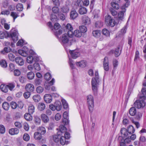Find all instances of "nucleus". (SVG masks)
I'll return each mask as SVG.
<instances>
[{
    "mask_svg": "<svg viewBox=\"0 0 146 146\" xmlns=\"http://www.w3.org/2000/svg\"><path fill=\"white\" fill-rule=\"evenodd\" d=\"M72 36H70L69 35L66 34H63L60 39L62 44H66L67 46H71L72 42L76 41L74 39H73L72 38Z\"/></svg>",
    "mask_w": 146,
    "mask_h": 146,
    "instance_id": "1",
    "label": "nucleus"
},
{
    "mask_svg": "<svg viewBox=\"0 0 146 146\" xmlns=\"http://www.w3.org/2000/svg\"><path fill=\"white\" fill-rule=\"evenodd\" d=\"M145 97L144 96L141 97L139 100L136 101L134 103V106L138 109L143 108L145 105Z\"/></svg>",
    "mask_w": 146,
    "mask_h": 146,
    "instance_id": "2",
    "label": "nucleus"
},
{
    "mask_svg": "<svg viewBox=\"0 0 146 146\" xmlns=\"http://www.w3.org/2000/svg\"><path fill=\"white\" fill-rule=\"evenodd\" d=\"M99 82V79L92 78V90L94 92H96L98 86Z\"/></svg>",
    "mask_w": 146,
    "mask_h": 146,
    "instance_id": "3",
    "label": "nucleus"
},
{
    "mask_svg": "<svg viewBox=\"0 0 146 146\" xmlns=\"http://www.w3.org/2000/svg\"><path fill=\"white\" fill-rule=\"evenodd\" d=\"M18 33L17 30L15 29H12L9 36L11 37L14 42L16 41L18 39Z\"/></svg>",
    "mask_w": 146,
    "mask_h": 146,
    "instance_id": "4",
    "label": "nucleus"
},
{
    "mask_svg": "<svg viewBox=\"0 0 146 146\" xmlns=\"http://www.w3.org/2000/svg\"><path fill=\"white\" fill-rule=\"evenodd\" d=\"M87 102L88 105L89 109L92 110L94 106V100L93 96L90 95H88L87 98Z\"/></svg>",
    "mask_w": 146,
    "mask_h": 146,
    "instance_id": "5",
    "label": "nucleus"
},
{
    "mask_svg": "<svg viewBox=\"0 0 146 146\" xmlns=\"http://www.w3.org/2000/svg\"><path fill=\"white\" fill-rule=\"evenodd\" d=\"M106 21L109 25L112 27L114 26L116 23L114 20L112 19L111 17L109 15L106 17Z\"/></svg>",
    "mask_w": 146,
    "mask_h": 146,
    "instance_id": "6",
    "label": "nucleus"
},
{
    "mask_svg": "<svg viewBox=\"0 0 146 146\" xmlns=\"http://www.w3.org/2000/svg\"><path fill=\"white\" fill-rule=\"evenodd\" d=\"M106 21L109 25L112 27L114 26L116 23L114 20L112 19L111 17L109 15L106 17Z\"/></svg>",
    "mask_w": 146,
    "mask_h": 146,
    "instance_id": "7",
    "label": "nucleus"
},
{
    "mask_svg": "<svg viewBox=\"0 0 146 146\" xmlns=\"http://www.w3.org/2000/svg\"><path fill=\"white\" fill-rule=\"evenodd\" d=\"M69 52L71 57L74 59H76L80 56V53L78 50H70Z\"/></svg>",
    "mask_w": 146,
    "mask_h": 146,
    "instance_id": "8",
    "label": "nucleus"
},
{
    "mask_svg": "<svg viewBox=\"0 0 146 146\" xmlns=\"http://www.w3.org/2000/svg\"><path fill=\"white\" fill-rule=\"evenodd\" d=\"M19 54L23 56H26L28 55V49L26 46H24L22 50H19L18 51Z\"/></svg>",
    "mask_w": 146,
    "mask_h": 146,
    "instance_id": "9",
    "label": "nucleus"
},
{
    "mask_svg": "<svg viewBox=\"0 0 146 146\" xmlns=\"http://www.w3.org/2000/svg\"><path fill=\"white\" fill-rule=\"evenodd\" d=\"M103 67L106 71H108L109 69V61L108 58L105 57L104 58L103 62Z\"/></svg>",
    "mask_w": 146,
    "mask_h": 146,
    "instance_id": "10",
    "label": "nucleus"
},
{
    "mask_svg": "<svg viewBox=\"0 0 146 146\" xmlns=\"http://www.w3.org/2000/svg\"><path fill=\"white\" fill-rule=\"evenodd\" d=\"M66 29L68 30L67 33L70 36H73V32L72 31L73 28L72 25L69 23H68L66 26Z\"/></svg>",
    "mask_w": 146,
    "mask_h": 146,
    "instance_id": "11",
    "label": "nucleus"
},
{
    "mask_svg": "<svg viewBox=\"0 0 146 146\" xmlns=\"http://www.w3.org/2000/svg\"><path fill=\"white\" fill-rule=\"evenodd\" d=\"M82 22L85 25H88L90 23V18L88 17L84 16L82 18Z\"/></svg>",
    "mask_w": 146,
    "mask_h": 146,
    "instance_id": "12",
    "label": "nucleus"
},
{
    "mask_svg": "<svg viewBox=\"0 0 146 146\" xmlns=\"http://www.w3.org/2000/svg\"><path fill=\"white\" fill-rule=\"evenodd\" d=\"M25 88L27 91L30 92H33L34 90L33 85L30 83L27 84L25 86Z\"/></svg>",
    "mask_w": 146,
    "mask_h": 146,
    "instance_id": "13",
    "label": "nucleus"
},
{
    "mask_svg": "<svg viewBox=\"0 0 146 146\" xmlns=\"http://www.w3.org/2000/svg\"><path fill=\"white\" fill-rule=\"evenodd\" d=\"M40 117L42 121L45 123H48L49 121V118L46 114H42L40 115Z\"/></svg>",
    "mask_w": 146,
    "mask_h": 146,
    "instance_id": "14",
    "label": "nucleus"
},
{
    "mask_svg": "<svg viewBox=\"0 0 146 146\" xmlns=\"http://www.w3.org/2000/svg\"><path fill=\"white\" fill-rule=\"evenodd\" d=\"M19 132V130L17 128H13L10 129L9 130V133L11 135L17 134Z\"/></svg>",
    "mask_w": 146,
    "mask_h": 146,
    "instance_id": "15",
    "label": "nucleus"
},
{
    "mask_svg": "<svg viewBox=\"0 0 146 146\" xmlns=\"http://www.w3.org/2000/svg\"><path fill=\"white\" fill-rule=\"evenodd\" d=\"M44 100L47 103H50L52 101V97L50 94H45L44 96Z\"/></svg>",
    "mask_w": 146,
    "mask_h": 146,
    "instance_id": "16",
    "label": "nucleus"
},
{
    "mask_svg": "<svg viewBox=\"0 0 146 146\" xmlns=\"http://www.w3.org/2000/svg\"><path fill=\"white\" fill-rule=\"evenodd\" d=\"M87 64L85 60H81L80 62H76V64L78 66L81 68L85 67Z\"/></svg>",
    "mask_w": 146,
    "mask_h": 146,
    "instance_id": "17",
    "label": "nucleus"
},
{
    "mask_svg": "<svg viewBox=\"0 0 146 146\" xmlns=\"http://www.w3.org/2000/svg\"><path fill=\"white\" fill-rule=\"evenodd\" d=\"M120 131L122 136L124 137L127 136L129 134L127 130L124 128H122Z\"/></svg>",
    "mask_w": 146,
    "mask_h": 146,
    "instance_id": "18",
    "label": "nucleus"
},
{
    "mask_svg": "<svg viewBox=\"0 0 146 146\" xmlns=\"http://www.w3.org/2000/svg\"><path fill=\"white\" fill-rule=\"evenodd\" d=\"M78 14L75 10L72 11L70 12V16L71 19H74L76 18L78 16Z\"/></svg>",
    "mask_w": 146,
    "mask_h": 146,
    "instance_id": "19",
    "label": "nucleus"
},
{
    "mask_svg": "<svg viewBox=\"0 0 146 146\" xmlns=\"http://www.w3.org/2000/svg\"><path fill=\"white\" fill-rule=\"evenodd\" d=\"M16 63L20 66H22L24 64L23 60L21 57H17L15 58Z\"/></svg>",
    "mask_w": 146,
    "mask_h": 146,
    "instance_id": "20",
    "label": "nucleus"
},
{
    "mask_svg": "<svg viewBox=\"0 0 146 146\" xmlns=\"http://www.w3.org/2000/svg\"><path fill=\"white\" fill-rule=\"evenodd\" d=\"M66 128L64 125H60L59 127V131L58 132V133L61 134L62 135V134L65 133L66 131Z\"/></svg>",
    "mask_w": 146,
    "mask_h": 146,
    "instance_id": "21",
    "label": "nucleus"
},
{
    "mask_svg": "<svg viewBox=\"0 0 146 146\" xmlns=\"http://www.w3.org/2000/svg\"><path fill=\"white\" fill-rule=\"evenodd\" d=\"M41 135L39 132H35L34 134V137L36 140H39L42 138Z\"/></svg>",
    "mask_w": 146,
    "mask_h": 146,
    "instance_id": "22",
    "label": "nucleus"
},
{
    "mask_svg": "<svg viewBox=\"0 0 146 146\" xmlns=\"http://www.w3.org/2000/svg\"><path fill=\"white\" fill-rule=\"evenodd\" d=\"M38 132H39L42 135H44L46 132V130L44 127L42 126L39 127L37 129Z\"/></svg>",
    "mask_w": 146,
    "mask_h": 146,
    "instance_id": "23",
    "label": "nucleus"
},
{
    "mask_svg": "<svg viewBox=\"0 0 146 146\" xmlns=\"http://www.w3.org/2000/svg\"><path fill=\"white\" fill-rule=\"evenodd\" d=\"M73 35L77 37H80L82 35V32L79 30H76L73 33Z\"/></svg>",
    "mask_w": 146,
    "mask_h": 146,
    "instance_id": "24",
    "label": "nucleus"
},
{
    "mask_svg": "<svg viewBox=\"0 0 146 146\" xmlns=\"http://www.w3.org/2000/svg\"><path fill=\"white\" fill-rule=\"evenodd\" d=\"M55 105L56 108V110L58 111H60L62 108V105L61 102L59 101L56 102Z\"/></svg>",
    "mask_w": 146,
    "mask_h": 146,
    "instance_id": "25",
    "label": "nucleus"
},
{
    "mask_svg": "<svg viewBox=\"0 0 146 146\" xmlns=\"http://www.w3.org/2000/svg\"><path fill=\"white\" fill-rule=\"evenodd\" d=\"M62 135L61 134L58 133H57V135H55L53 136V138L54 141L56 142H58L59 141V139L60 138L61 136Z\"/></svg>",
    "mask_w": 146,
    "mask_h": 146,
    "instance_id": "26",
    "label": "nucleus"
},
{
    "mask_svg": "<svg viewBox=\"0 0 146 146\" xmlns=\"http://www.w3.org/2000/svg\"><path fill=\"white\" fill-rule=\"evenodd\" d=\"M92 34L96 38L99 37L101 34V31L99 30H96L93 31Z\"/></svg>",
    "mask_w": 146,
    "mask_h": 146,
    "instance_id": "27",
    "label": "nucleus"
},
{
    "mask_svg": "<svg viewBox=\"0 0 146 146\" xmlns=\"http://www.w3.org/2000/svg\"><path fill=\"white\" fill-rule=\"evenodd\" d=\"M38 109L40 111L43 110L45 108V104L43 103H39L38 104Z\"/></svg>",
    "mask_w": 146,
    "mask_h": 146,
    "instance_id": "28",
    "label": "nucleus"
},
{
    "mask_svg": "<svg viewBox=\"0 0 146 146\" xmlns=\"http://www.w3.org/2000/svg\"><path fill=\"white\" fill-rule=\"evenodd\" d=\"M0 88L1 91L5 93H6L8 91V87L7 85H1Z\"/></svg>",
    "mask_w": 146,
    "mask_h": 146,
    "instance_id": "29",
    "label": "nucleus"
},
{
    "mask_svg": "<svg viewBox=\"0 0 146 146\" xmlns=\"http://www.w3.org/2000/svg\"><path fill=\"white\" fill-rule=\"evenodd\" d=\"M128 132L131 135L135 131L134 127L131 125H130L127 128Z\"/></svg>",
    "mask_w": 146,
    "mask_h": 146,
    "instance_id": "30",
    "label": "nucleus"
},
{
    "mask_svg": "<svg viewBox=\"0 0 146 146\" xmlns=\"http://www.w3.org/2000/svg\"><path fill=\"white\" fill-rule=\"evenodd\" d=\"M35 108L34 106L32 104H30L28 108L29 113L32 114L35 111Z\"/></svg>",
    "mask_w": 146,
    "mask_h": 146,
    "instance_id": "31",
    "label": "nucleus"
},
{
    "mask_svg": "<svg viewBox=\"0 0 146 146\" xmlns=\"http://www.w3.org/2000/svg\"><path fill=\"white\" fill-rule=\"evenodd\" d=\"M136 110L134 107L131 108L129 110V113L131 116L134 115L136 113Z\"/></svg>",
    "mask_w": 146,
    "mask_h": 146,
    "instance_id": "32",
    "label": "nucleus"
},
{
    "mask_svg": "<svg viewBox=\"0 0 146 146\" xmlns=\"http://www.w3.org/2000/svg\"><path fill=\"white\" fill-rule=\"evenodd\" d=\"M31 114L29 113H26L25 114L24 117L27 120L31 121L32 120L33 117Z\"/></svg>",
    "mask_w": 146,
    "mask_h": 146,
    "instance_id": "33",
    "label": "nucleus"
},
{
    "mask_svg": "<svg viewBox=\"0 0 146 146\" xmlns=\"http://www.w3.org/2000/svg\"><path fill=\"white\" fill-rule=\"evenodd\" d=\"M9 104L7 102H5L2 104L3 108L5 110H8L9 108Z\"/></svg>",
    "mask_w": 146,
    "mask_h": 146,
    "instance_id": "34",
    "label": "nucleus"
},
{
    "mask_svg": "<svg viewBox=\"0 0 146 146\" xmlns=\"http://www.w3.org/2000/svg\"><path fill=\"white\" fill-rule=\"evenodd\" d=\"M61 11L63 13H67L69 10V8L67 6H63L60 9Z\"/></svg>",
    "mask_w": 146,
    "mask_h": 146,
    "instance_id": "35",
    "label": "nucleus"
},
{
    "mask_svg": "<svg viewBox=\"0 0 146 146\" xmlns=\"http://www.w3.org/2000/svg\"><path fill=\"white\" fill-rule=\"evenodd\" d=\"M87 12L86 8L84 7H81L79 10V13L81 15L86 14Z\"/></svg>",
    "mask_w": 146,
    "mask_h": 146,
    "instance_id": "36",
    "label": "nucleus"
},
{
    "mask_svg": "<svg viewBox=\"0 0 146 146\" xmlns=\"http://www.w3.org/2000/svg\"><path fill=\"white\" fill-rule=\"evenodd\" d=\"M9 35L6 32L3 31L0 32V38L3 39L7 37Z\"/></svg>",
    "mask_w": 146,
    "mask_h": 146,
    "instance_id": "37",
    "label": "nucleus"
},
{
    "mask_svg": "<svg viewBox=\"0 0 146 146\" xmlns=\"http://www.w3.org/2000/svg\"><path fill=\"white\" fill-rule=\"evenodd\" d=\"M66 139L64 136H61L60 138V142L61 145H64L65 144H67Z\"/></svg>",
    "mask_w": 146,
    "mask_h": 146,
    "instance_id": "38",
    "label": "nucleus"
},
{
    "mask_svg": "<svg viewBox=\"0 0 146 146\" xmlns=\"http://www.w3.org/2000/svg\"><path fill=\"white\" fill-rule=\"evenodd\" d=\"M125 11V9H124L122 11L119 12L118 15L119 19V20H122L123 18L124 13Z\"/></svg>",
    "mask_w": 146,
    "mask_h": 146,
    "instance_id": "39",
    "label": "nucleus"
},
{
    "mask_svg": "<svg viewBox=\"0 0 146 146\" xmlns=\"http://www.w3.org/2000/svg\"><path fill=\"white\" fill-rule=\"evenodd\" d=\"M27 76L29 79L32 80L34 78L35 74L33 72H30L27 73Z\"/></svg>",
    "mask_w": 146,
    "mask_h": 146,
    "instance_id": "40",
    "label": "nucleus"
},
{
    "mask_svg": "<svg viewBox=\"0 0 146 146\" xmlns=\"http://www.w3.org/2000/svg\"><path fill=\"white\" fill-rule=\"evenodd\" d=\"M121 48L119 47H118L116 49L115 51V56L116 57H118L119 56L121 53Z\"/></svg>",
    "mask_w": 146,
    "mask_h": 146,
    "instance_id": "41",
    "label": "nucleus"
},
{
    "mask_svg": "<svg viewBox=\"0 0 146 146\" xmlns=\"http://www.w3.org/2000/svg\"><path fill=\"white\" fill-rule=\"evenodd\" d=\"M34 101L36 102H38L41 99L40 96L38 95H35L33 97Z\"/></svg>",
    "mask_w": 146,
    "mask_h": 146,
    "instance_id": "42",
    "label": "nucleus"
},
{
    "mask_svg": "<svg viewBox=\"0 0 146 146\" xmlns=\"http://www.w3.org/2000/svg\"><path fill=\"white\" fill-rule=\"evenodd\" d=\"M8 88L10 91H12L15 87V84L14 83H10L7 85Z\"/></svg>",
    "mask_w": 146,
    "mask_h": 146,
    "instance_id": "43",
    "label": "nucleus"
},
{
    "mask_svg": "<svg viewBox=\"0 0 146 146\" xmlns=\"http://www.w3.org/2000/svg\"><path fill=\"white\" fill-rule=\"evenodd\" d=\"M102 33L103 34L106 36H109L110 35V33L109 31L107 29H104L102 30Z\"/></svg>",
    "mask_w": 146,
    "mask_h": 146,
    "instance_id": "44",
    "label": "nucleus"
},
{
    "mask_svg": "<svg viewBox=\"0 0 146 146\" xmlns=\"http://www.w3.org/2000/svg\"><path fill=\"white\" fill-rule=\"evenodd\" d=\"M111 6L113 8L116 9H119V5L116 3L111 2Z\"/></svg>",
    "mask_w": 146,
    "mask_h": 146,
    "instance_id": "45",
    "label": "nucleus"
},
{
    "mask_svg": "<svg viewBox=\"0 0 146 146\" xmlns=\"http://www.w3.org/2000/svg\"><path fill=\"white\" fill-rule=\"evenodd\" d=\"M9 59L12 61H13L15 60V56L12 53H9L8 55Z\"/></svg>",
    "mask_w": 146,
    "mask_h": 146,
    "instance_id": "46",
    "label": "nucleus"
},
{
    "mask_svg": "<svg viewBox=\"0 0 146 146\" xmlns=\"http://www.w3.org/2000/svg\"><path fill=\"white\" fill-rule=\"evenodd\" d=\"M33 56H29L27 57V62L29 63H32L33 61Z\"/></svg>",
    "mask_w": 146,
    "mask_h": 146,
    "instance_id": "47",
    "label": "nucleus"
},
{
    "mask_svg": "<svg viewBox=\"0 0 146 146\" xmlns=\"http://www.w3.org/2000/svg\"><path fill=\"white\" fill-rule=\"evenodd\" d=\"M79 29L80 31L83 33L86 32L87 30V27L84 26H81L79 27Z\"/></svg>",
    "mask_w": 146,
    "mask_h": 146,
    "instance_id": "48",
    "label": "nucleus"
},
{
    "mask_svg": "<svg viewBox=\"0 0 146 146\" xmlns=\"http://www.w3.org/2000/svg\"><path fill=\"white\" fill-rule=\"evenodd\" d=\"M16 7L17 10L19 11H22L23 9V6L22 4L21 3L18 4Z\"/></svg>",
    "mask_w": 146,
    "mask_h": 146,
    "instance_id": "49",
    "label": "nucleus"
},
{
    "mask_svg": "<svg viewBox=\"0 0 146 146\" xmlns=\"http://www.w3.org/2000/svg\"><path fill=\"white\" fill-rule=\"evenodd\" d=\"M19 81L21 83L23 84L25 83L27 81V79L23 76H21L19 78Z\"/></svg>",
    "mask_w": 146,
    "mask_h": 146,
    "instance_id": "50",
    "label": "nucleus"
},
{
    "mask_svg": "<svg viewBox=\"0 0 146 146\" xmlns=\"http://www.w3.org/2000/svg\"><path fill=\"white\" fill-rule=\"evenodd\" d=\"M61 101L63 108L64 109L67 108L68 107V105L66 101L64 99H62L61 100Z\"/></svg>",
    "mask_w": 146,
    "mask_h": 146,
    "instance_id": "51",
    "label": "nucleus"
},
{
    "mask_svg": "<svg viewBox=\"0 0 146 146\" xmlns=\"http://www.w3.org/2000/svg\"><path fill=\"white\" fill-rule=\"evenodd\" d=\"M23 139L25 141H28L30 139V136L28 134L25 133L23 136Z\"/></svg>",
    "mask_w": 146,
    "mask_h": 146,
    "instance_id": "52",
    "label": "nucleus"
},
{
    "mask_svg": "<svg viewBox=\"0 0 146 146\" xmlns=\"http://www.w3.org/2000/svg\"><path fill=\"white\" fill-rule=\"evenodd\" d=\"M1 66L4 68L7 67V64L6 61L5 60H2L1 61L0 63Z\"/></svg>",
    "mask_w": 146,
    "mask_h": 146,
    "instance_id": "53",
    "label": "nucleus"
},
{
    "mask_svg": "<svg viewBox=\"0 0 146 146\" xmlns=\"http://www.w3.org/2000/svg\"><path fill=\"white\" fill-rule=\"evenodd\" d=\"M34 67L35 69L37 71H39L40 69V65L38 63H35L34 64Z\"/></svg>",
    "mask_w": 146,
    "mask_h": 146,
    "instance_id": "54",
    "label": "nucleus"
},
{
    "mask_svg": "<svg viewBox=\"0 0 146 146\" xmlns=\"http://www.w3.org/2000/svg\"><path fill=\"white\" fill-rule=\"evenodd\" d=\"M44 77L46 80H48L51 78V75L50 73L48 72L45 74Z\"/></svg>",
    "mask_w": 146,
    "mask_h": 146,
    "instance_id": "55",
    "label": "nucleus"
},
{
    "mask_svg": "<svg viewBox=\"0 0 146 146\" xmlns=\"http://www.w3.org/2000/svg\"><path fill=\"white\" fill-rule=\"evenodd\" d=\"M83 3L82 0H77L75 3V5L78 6L82 7Z\"/></svg>",
    "mask_w": 146,
    "mask_h": 146,
    "instance_id": "56",
    "label": "nucleus"
},
{
    "mask_svg": "<svg viewBox=\"0 0 146 146\" xmlns=\"http://www.w3.org/2000/svg\"><path fill=\"white\" fill-rule=\"evenodd\" d=\"M11 108L14 109H15L17 107V105L16 103L14 102H12L10 103Z\"/></svg>",
    "mask_w": 146,
    "mask_h": 146,
    "instance_id": "57",
    "label": "nucleus"
},
{
    "mask_svg": "<svg viewBox=\"0 0 146 146\" xmlns=\"http://www.w3.org/2000/svg\"><path fill=\"white\" fill-rule=\"evenodd\" d=\"M35 122L37 125L40 124L41 122V120L39 117H36L35 118Z\"/></svg>",
    "mask_w": 146,
    "mask_h": 146,
    "instance_id": "58",
    "label": "nucleus"
},
{
    "mask_svg": "<svg viewBox=\"0 0 146 146\" xmlns=\"http://www.w3.org/2000/svg\"><path fill=\"white\" fill-rule=\"evenodd\" d=\"M30 93L29 91L25 92L23 94L24 97L25 99L28 98L30 97Z\"/></svg>",
    "mask_w": 146,
    "mask_h": 146,
    "instance_id": "59",
    "label": "nucleus"
},
{
    "mask_svg": "<svg viewBox=\"0 0 146 146\" xmlns=\"http://www.w3.org/2000/svg\"><path fill=\"white\" fill-rule=\"evenodd\" d=\"M5 131L4 126L3 125H0V133L1 134L4 133Z\"/></svg>",
    "mask_w": 146,
    "mask_h": 146,
    "instance_id": "60",
    "label": "nucleus"
},
{
    "mask_svg": "<svg viewBox=\"0 0 146 146\" xmlns=\"http://www.w3.org/2000/svg\"><path fill=\"white\" fill-rule=\"evenodd\" d=\"M43 90L44 88L40 86L36 88V91L38 93H42L43 91Z\"/></svg>",
    "mask_w": 146,
    "mask_h": 146,
    "instance_id": "61",
    "label": "nucleus"
},
{
    "mask_svg": "<svg viewBox=\"0 0 146 146\" xmlns=\"http://www.w3.org/2000/svg\"><path fill=\"white\" fill-rule=\"evenodd\" d=\"M59 11V8L57 7H54L52 8V11L54 13H57Z\"/></svg>",
    "mask_w": 146,
    "mask_h": 146,
    "instance_id": "62",
    "label": "nucleus"
},
{
    "mask_svg": "<svg viewBox=\"0 0 146 146\" xmlns=\"http://www.w3.org/2000/svg\"><path fill=\"white\" fill-rule=\"evenodd\" d=\"M35 84L36 86L40 85L42 82V80L39 78L36 79L35 81Z\"/></svg>",
    "mask_w": 146,
    "mask_h": 146,
    "instance_id": "63",
    "label": "nucleus"
},
{
    "mask_svg": "<svg viewBox=\"0 0 146 146\" xmlns=\"http://www.w3.org/2000/svg\"><path fill=\"white\" fill-rule=\"evenodd\" d=\"M11 15L13 18L14 21L15 19L18 17L17 14L16 12H12L11 13Z\"/></svg>",
    "mask_w": 146,
    "mask_h": 146,
    "instance_id": "64",
    "label": "nucleus"
}]
</instances>
